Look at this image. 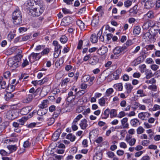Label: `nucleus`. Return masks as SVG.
<instances>
[{
  "label": "nucleus",
  "instance_id": "f257e3e1",
  "mask_svg": "<svg viewBox=\"0 0 160 160\" xmlns=\"http://www.w3.org/2000/svg\"><path fill=\"white\" fill-rule=\"evenodd\" d=\"M22 58V55L20 54L9 58L8 62V65L13 68H16L20 64V61Z\"/></svg>",
  "mask_w": 160,
  "mask_h": 160
},
{
  "label": "nucleus",
  "instance_id": "f03ea898",
  "mask_svg": "<svg viewBox=\"0 0 160 160\" xmlns=\"http://www.w3.org/2000/svg\"><path fill=\"white\" fill-rule=\"evenodd\" d=\"M44 11V8L42 4L37 5V6L33 9H30L28 12L29 14L33 17H37L39 16Z\"/></svg>",
  "mask_w": 160,
  "mask_h": 160
},
{
  "label": "nucleus",
  "instance_id": "7ed1b4c3",
  "mask_svg": "<svg viewBox=\"0 0 160 160\" xmlns=\"http://www.w3.org/2000/svg\"><path fill=\"white\" fill-rule=\"evenodd\" d=\"M12 18L13 22L16 25L19 24L22 22V15L20 10L18 8L16 9L13 12Z\"/></svg>",
  "mask_w": 160,
  "mask_h": 160
},
{
  "label": "nucleus",
  "instance_id": "20e7f679",
  "mask_svg": "<svg viewBox=\"0 0 160 160\" xmlns=\"http://www.w3.org/2000/svg\"><path fill=\"white\" fill-rule=\"evenodd\" d=\"M18 115V112L14 110H10L6 113V117L8 120H13L16 118Z\"/></svg>",
  "mask_w": 160,
  "mask_h": 160
},
{
  "label": "nucleus",
  "instance_id": "39448f33",
  "mask_svg": "<svg viewBox=\"0 0 160 160\" xmlns=\"http://www.w3.org/2000/svg\"><path fill=\"white\" fill-rule=\"evenodd\" d=\"M42 1L40 0H28L26 2V6L28 8H32L35 5H40Z\"/></svg>",
  "mask_w": 160,
  "mask_h": 160
},
{
  "label": "nucleus",
  "instance_id": "423d86ee",
  "mask_svg": "<svg viewBox=\"0 0 160 160\" xmlns=\"http://www.w3.org/2000/svg\"><path fill=\"white\" fill-rule=\"evenodd\" d=\"M142 1L145 3V7L147 9L152 8L155 3V0H142Z\"/></svg>",
  "mask_w": 160,
  "mask_h": 160
},
{
  "label": "nucleus",
  "instance_id": "0eeeda50",
  "mask_svg": "<svg viewBox=\"0 0 160 160\" xmlns=\"http://www.w3.org/2000/svg\"><path fill=\"white\" fill-rule=\"evenodd\" d=\"M132 136L130 135H127L125 138V141L130 146H133L135 145L136 139L135 138H132Z\"/></svg>",
  "mask_w": 160,
  "mask_h": 160
},
{
  "label": "nucleus",
  "instance_id": "6e6552de",
  "mask_svg": "<svg viewBox=\"0 0 160 160\" xmlns=\"http://www.w3.org/2000/svg\"><path fill=\"white\" fill-rule=\"evenodd\" d=\"M40 53H32L28 57L29 61L33 62L39 60L41 57V55H40Z\"/></svg>",
  "mask_w": 160,
  "mask_h": 160
},
{
  "label": "nucleus",
  "instance_id": "1a4fd4ad",
  "mask_svg": "<svg viewBox=\"0 0 160 160\" xmlns=\"http://www.w3.org/2000/svg\"><path fill=\"white\" fill-rule=\"evenodd\" d=\"M35 140L34 138H28L27 140L25 141L23 144V147L25 148H28L31 145H34L35 142L34 141Z\"/></svg>",
  "mask_w": 160,
  "mask_h": 160
},
{
  "label": "nucleus",
  "instance_id": "9d476101",
  "mask_svg": "<svg viewBox=\"0 0 160 160\" xmlns=\"http://www.w3.org/2000/svg\"><path fill=\"white\" fill-rule=\"evenodd\" d=\"M35 96L33 94L28 93L27 94L25 98L23 99V102L25 103H28L30 102Z\"/></svg>",
  "mask_w": 160,
  "mask_h": 160
},
{
  "label": "nucleus",
  "instance_id": "9b49d317",
  "mask_svg": "<svg viewBox=\"0 0 160 160\" xmlns=\"http://www.w3.org/2000/svg\"><path fill=\"white\" fill-rule=\"evenodd\" d=\"M126 49L125 47H116L113 51L114 54L119 55Z\"/></svg>",
  "mask_w": 160,
  "mask_h": 160
},
{
  "label": "nucleus",
  "instance_id": "f8f14e48",
  "mask_svg": "<svg viewBox=\"0 0 160 160\" xmlns=\"http://www.w3.org/2000/svg\"><path fill=\"white\" fill-rule=\"evenodd\" d=\"M108 48L105 46H102L98 50V53L100 55H104L108 51Z\"/></svg>",
  "mask_w": 160,
  "mask_h": 160
},
{
  "label": "nucleus",
  "instance_id": "ddd939ff",
  "mask_svg": "<svg viewBox=\"0 0 160 160\" xmlns=\"http://www.w3.org/2000/svg\"><path fill=\"white\" fill-rule=\"evenodd\" d=\"M32 108L31 106L25 107L22 108L20 111V113L22 115H26L31 110Z\"/></svg>",
  "mask_w": 160,
  "mask_h": 160
},
{
  "label": "nucleus",
  "instance_id": "4468645a",
  "mask_svg": "<svg viewBox=\"0 0 160 160\" xmlns=\"http://www.w3.org/2000/svg\"><path fill=\"white\" fill-rule=\"evenodd\" d=\"M88 121L86 119H83L80 121L79 125L82 129L84 130L88 126Z\"/></svg>",
  "mask_w": 160,
  "mask_h": 160
},
{
  "label": "nucleus",
  "instance_id": "2eb2a0df",
  "mask_svg": "<svg viewBox=\"0 0 160 160\" xmlns=\"http://www.w3.org/2000/svg\"><path fill=\"white\" fill-rule=\"evenodd\" d=\"M128 118H124L121 121L122 128H129V124L128 122Z\"/></svg>",
  "mask_w": 160,
  "mask_h": 160
},
{
  "label": "nucleus",
  "instance_id": "dca6fc26",
  "mask_svg": "<svg viewBox=\"0 0 160 160\" xmlns=\"http://www.w3.org/2000/svg\"><path fill=\"white\" fill-rule=\"evenodd\" d=\"M99 22V16L98 15H95L93 17V19L92 20L91 24L93 27L97 26Z\"/></svg>",
  "mask_w": 160,
  "mask_h": 160
},
{
  "label": "nucleus",
  "instance_id": "f3484780",
  "mask_svg": "<svg viewBox=\"0 0 160 160\" xmlns=\"http://www.w3.org/2000/svg\"><path fill=\"white\" fill-rule=\"evenodd\" d=\"M150 114L148 112H142L139 113L138 117L142 120H144L146 118H148Z\"/></svg>",
  "mask_w": 160,
  "mask_h": 160
},
{
  "label": "nucleus",
  "instance_id": "a211bd4d",
  "mask_svg": "<svg viewBox=\"0 0 160 160\" xmlns=\"http://www.w3.org/2000/svg\"><path fill=\"white\" fill-rule=\"evenodd\" d=\"M121 69H118L115 71L113 73V78L115 80L119 79V75L121 74Z\"/></svg>",
  "mask_w": 160,
  "mask_h": 160
},
{
  "label": "nucleus",
  "instance_id": "6ab92c4d",
  "mask_svg": "<svg viewBox=\"0 0 160 160\" xmlns=\"http://www.w3.org/2000/svg\"><path fill=\"white\" fill-rule=\"evenodd\" d=\"M151 23H153V22H146L144 23L142 26L143 28L144 29H147L150 27L152 28L155 26V23L152 25H151Z\"/></svg>",
  "mask_w": 160,
  "mask_h": 160
},
{
  "label": "nucleus",
  "instance_id": "aec40b11",
  "mask_svg": "<svg viewBox=\"0 0 160 160\" xmlns=\"http://www.w3.org/2000/svg\"><path fill=\"white\" fill-rule=\"evenodd\" d=\"M145 78L147 79H148L152 77L153 76V74L150 70L147 69L145 71Z\"/></svg>",
  "mask_w": 160,
  "mask_h": 160
},
{
  "label": "nucleus",
  "instance_id": "412c9836",
  "mask_svg": "<svg viewBox=\"0 0 160 160\" xmlns=\"http://www.w3.org/2000/svg\"><path fill=\"white\" fill-rule=\"evenodd\" d=\"M77 25L79 27L81 30H84L85 25L81 20H78L76 22Z\"/></svg>",
  "mask_w": 160,
  "mask_h": 160
},
{
  "label": "nucleus",
  "instance_id": "4be33fe9",
  "mask_svg": "<svg viewBox=\"0 0 160 160\" xmlns=\"http://www.w3.org/2000/svg\"><path fill=\"white\" fill-rule=\"evenodd\" d=\"M140 49V46H138L136 47L134 50H132V48H131L129 50L130 54L132 55H134L137 53Z\"/></svg>",
  "mask_w": 160,
  "mask_h": 160
},
{
  "label": "nucleus",
  "instance_id": "5701e85b",
  "mask_svg": "<svg viewBox=\"0 0 160 160\" xmlns=\"http://www.w3.org/2000/svg\"><path fill=\"white\" fill-rule=\"evenodd\" d=\"M113 87L117 90L119 91H122L123 89L122 84L121 83L115 84L113 85Z\"/></svg>",
  "mask_w": 160,
  "mask_h": 160
},
{
  "label": "nucleus",
  "instance_id": "b1692460",
  "mask_svg": "<svg viewBox=\"0 0 160 160\" xmlns=\"http://www.w3.org/2000/svg\"><path fill=\"white\" fill-rule=\"evenodd\" d=\"M141 58L140 57H138L134 60L132 62V66H135L140 64L141 62Z\"/></svg>",
  "mask_w": 160,
  "mask_h": 160
},
{
  "label": "nucleus",
  "instance_id": "393cba45",
  "mask_svg": "<svg viewBox=\"0 0 160 160\" xmlns=\"http://www.w3.org/2000/svg\"><path fill=\"white\" fill-rule=\"evenodd\" d=\"M7 148L10 151L9 152L11 153L15 151L17 148V147L15 145H9L7 146Z\"/></svg>",
  "mask_w": 160,
  "mask_h": 160
},
{
  "label": "nucleus",
  "instance_id": "a878e982",
  "mask_svg": "<svg viewBox=\"0 0 160 160\" xmlns=\"http://www.w3.org/2000/svg\"><path fill=\"white\" fill-rule=\"evenodd\" d=\"M102 156L101 152H96V155L93 157V160H101Z\"/></svg>",
  "mask_w": 160,
  "mask_h": 160
},
{
  "label": "nucleus",
  "instance_id": "bb28decb",
  "mask_svg": "<svg viewBox=\"0 0 160 160\" xmlns=\"http://www.w3.org/2000/svg\"><path fill=\"white\" fill-rule=\"evenodd\" d=\"M106 100V98L102 97L98 100V103L101 106H104Z\"/></svg>",
  "mask_w": 160,
  "mask_h": 160
},
{
  "label": "nucleus",
  "instance_id": "cd10ccee",
  "mask_svg": "<svg viewBox=\"0 0 160 160\" xmlns=\"http://www.w3.org/2000/svg\"><path fill=\"white\" fill-rule=\"evenodd\" d=\"M66 138L70 140L71 142H73L75 140L76 137L74 135L71 133H69L67 135Z\"/></svg>",
  "mask_w": 160,
  "mask_h": 160
},
{
  "label": "nucleus",
  "instance_id": "c85d7f7f",
  "mask_svg": "<svg viewBox=\"0 0 160 160\" xmlns=\"http://www.w3.org/2000/svg\"><path fill=\"white\" fill-rule=\"evenodd\" d=\"M139 121L137 119L134 118L131 120L130 123L133 127H136L139 123Z\"/></svg>",
  "mask_w": 160,
  "mask_h": 160
},
{
  "label": "nucleus",
  "instance_id": "c756f323",
  "mask_svg": "<svg viewBox=\"0 0 160 160\" xmlns=\"http://www.w3.org/2000/svg\"><path fill=\"white\" fill-rule=\"evenodd\" d=\"M60 133L57 131L55 132L52 135V139L54 141L57 140L60 135Z\"/></svg>",
  "mask_w": 160,
  "mask_h": 160
},
{
  "label": "nucleus",
  "instance_id": "7c9ffc66",
  "mask_svg": "<svg viewBox=\"0 0 160 160\" xmlns=\"http://www.w3.org/2000/svg\"><path fill=\"white\" fill-rule=\"evenodd\" d=\"M140 28L138 26H136L134 27L133 30V34L136 35H138L140 33Z\"/></svg>",
  "mask_w": 160,
  "mask_h": 160
},
{
  "label": "nucleus",
  "instance_id": "2f4dec72",
  "mask_svg": "<svg viewBox=\"0 0 160 160\" xmlns=\"http://www.w3.org/2000/svg\"><path fill=\"white\" fill-rule=\"evenodd\" d=\"M125 88L126 90L127 93H129L131 92L133 87L130 84H126L125 86Z\"/></svg>",
  "mask_w": 160,
  "mask_h": 160
},
{
  "label": "nucleus",
  "instance_id": "473e14b6",
  "mask_svg": "<svg viewBox=\"0 0 160 160\" xmlns=\"http://www.w3.org/2000/svg\"><path fill=\"white\" fill-rule=\"evenodd\" d=\"M109 114V109H106L103 112V115L102 117V118L103 119H106L108 117Z\"/></svg>",
  "mask_w": 160,
  "mask_h": 160
},
{
  "label": "nucleus",
  "instance_id": "72a5a7b5",
  "mask_svg": "<svg viewBox=\"0 0 160 160\" xmlns=\"http://www.w3.org/2000/svg\"><path fill=\"white\" fill-rule=\"evenodd\" d=\"M91 42L93 43H95L98 42V38L95 34H93L91 37Z\"/></svg>",
  "mask_w": 160,
  "mask_h": 160
},
{
  "label": "nucleus",
  "instance_id": "f704fd0d",
  "mask_svg": "<svg viewBox=\"0 0 160 160\" xmlns=\"http://www.w3.org/2000/svg\"><path fill=\"white\" fill-rule=\"evenodd\" d=\"M63 22L68 25L71 23L72 18L69 17H66L63 19Z\"/></svg>",
  "mask_w": 160,
  "mask_h": 160
},
{
  "label": "nucleus",
  "instance_id": "c9c22d12",
  "mask_svg": "<svg viewBox=\"0 0 160 160\" xmlns=\"http://www.w3.org/2000/svg\"><path fill=\"white\" fill-rule=\"evenodd\" d=\"M0 85L1 88L5 89L7 87L6 82L2 78H0Z\"/></svg>",
  "mask_w": 160,
  "mask_h": 160
},
{
  "label": "nucleus",
  "instance_id": "e433bc0d",
  "mask_svg": "<svg viewBox=\"0 0 160 160\" xmlns=\"http://www.w3.org/2000/svg\"><path fill=\"white\" fill-rule=\"evenodd\" d=\"M103 27V26L101 28L97 34L98 37H99V39L102 42L104 41V36L101 35L102 33V30Z\"/></svg>",
  "mask_w": 160,
  "mask_h": 160
},
{
  "label": "nucleus",
  "instance_id": "4c0bfd02",
  "mask_svg": "<svg viewBox=\"0 0 160 160\" xmlns=\"http://www.w3.org/2000/svg\"><path fill=\"white\" fill-rule=\"evenodd\" d=\"M154 13L152 11H149L147 14L144 15V16H147L149 18H152L154 17Z\"/></svg>",
  "mask_w": 160,
  "mask_h": 160
},
{
  "label": "nucleus",
  "instance_id": "58836bf2",
  "mask_svg": "<svg viewBox=\"0 0 160 160\" xmlns=\"http://www.w3.org/2000/svg\"><path fill=\"white\" fill-rule=\"evenodd\" d=\"M27 120V118L25 117H23L21 118L18 120V121L19 122V125H23L25 121Z\"/></svg>",
  "mask_w": 160,
  "mask_h": 160
},
{
  "label": "nucleus",
  "instance_id": "ea45409f",
  "mask_svg": "<svg viewBox=\"0 0 160 160\" xmlns=\"http://www.w3.org/2000/svg\"><path fill=\"white\" fill-rule=\"evenodd\" d=\"M47 100H44L42 102V103L39 106V107L42 109L46 108L47 106Z\"/></svg>",
  "mask_w": 160,
  "mask_h": 160
},
{
  "label": "nucleus",
  "instance_id": "a19ab883",
  "mask_svg": "<svg viewBox=\"0 0 160 160\" xmlns=\"http://www.w3.org/2000/svg\"><path fill=\"white\" fill-rule=\"evenodd\" d=\"M110 117L111 118L116 117L117 115V112L116 110L114 109H111V110L110 111Z\"/></svg>",
  "mask_w": 160,
  "mask_h": 160
},
{
  "label": "nucleus",
  "instance_id": "79ce46f5",
  "mask_svg": "<svg viewBox=\"0 0 160 160\" xmlns=\"http://www.w3.org/2000/svg\"><path fill=\"white\" fill-rule=\"evenodd\" d=\"M90 79V76L89 75H86L83 76L82 79V81L83 82H88Z\"/></svg>",
  "mask_w": 160,
  "mask_h": 160
},
{
  "label": "nucleus",
  "instance_id": "37998d69",
  "mask_svg": "<svg viewBox=\"0 0 160 160\" xmlns=\"http://www.w3.org/2000/svg\"><path fill=\"white\" fill-rule=\"evenodd\" d=\"M145 131V129L143 127L141 126L139 127L137 130L138 134H140L143 133Z\"/></svg>",
  "mask_w": 160,
  "mask_h": 160
},
{
  "label": "nucleus",
  "instance_id": "c03bdc74",
  "mask_svg": "<svg viewBox=\"0 0 160 160\" xmlns=\"http://www.w3.org/2000/svg\"><path fill=\"white\" fill-rule=\"evenodd\" d=\"M137 94H140V97H143L146 96V95L144 93V91L143 90L139 89L137 91Z\"/></svg>",
  "mask_w": 160,
  "mask_h": 160
},
{
  "label": "nucleus",
  "instance_id": "a18cd8bd",
  "mask_svg": "<svg viewBox=\"0 0 160 160\" xmlns=\"http://www.w3.org/2000/svg\"><path fill=\"white\" fill-rule=\"evenodd\" d=\"M140 103L137 102H134L132 104V108L134 110H136L139 107Z\"/></svg>",
  "mask_w": 160,
  "mask_h": 160
},
{
  "label": "nucleus",
  "instance_id": "49530a36",
  "mask_svg": "<svg viewBox=\"0 0 160 160\" xmlns=\"http://www.w3.org/2000/svg\"><path fill=\"white\" fill-rule=\"evenodd\" d=\"M132 1L133 0H127L124 2L125 6L126 7H128L130 6L132 4Z\"/></svg>",
  "mask_w": 160,
  "mask_h": 160
},
{
  "label": "nucleus",
  "instance_id": "de8ad7c7",
  "mask_svg": "<svg viewBox=\"0 0 160 160\" xmlns=\"http://www.w3.org/2000/svg\"><path fill=\"white\" fill-rule=\"evenodd\" d=\"M68 40L67 38L65 35L62 36L60 38V41L62 43H66Z\"/></svg>",
  "mask_w": 160,
  "mask_h": 160
},
{
  "label": "nucleus",
  "instance_id": "09e8293b",
  "mask_svg": "<svg viewBox=\"0 0 160 160\" xmlns=\"http://www.w3.org/2000/svg\"><path fill=\"white\" fill-rule=\"evenodd\" d=\"M11 153L10 152H7L4 150H1L0 151V153L2 156H8Z\"/></svg>",
  "mask_w": 160,
  "mask_h": 160
},
{
  "label": "nucleus",
  "instance_id": "8fccbe9b",
  "mask_svg": "<svg viewBox=\"0 0 160 160\" xmlns=\"http://www.w3.org/2000/svg\"><path fill=\"white\" fill-rule=\"evenodd\" d=\"M146 66L144 64H143L141 66H140L139 68H140V70L141 72L143 73L144 72H145V69L146 68Z\"/></svg>",
  "mask_w": 160,
  "mask_h": 160
},
{
  "label": "nucleus",
  "instance_id": "3c124183",
  "mask_svg": "<svg viewBox=\"0 0 160 160\" xmlns=\"http://www.w3.org/2000/svg\"><path fill=\"white\" fill-rule=\"evenodd\" d=\"M77 123L74 122L73 121L72 123V128L74 131H76L78 129V127L77 125Z\"/></svg>",
  "mask_w": 160,
  "mask_h": 160
},
{
  "label": "nucleus",
  "instance_id": "603ef678",
  "mask_svg": "<svg viewBox=\"0 0 160 160\" xmlns=\"http://www.w3.org/2000/svg\"><path fill=\"white\" fill-rule=\"evenodd\" d=\"M159 68V66L155 64H152L150 66L151 68L153 71H156L157 70H158Z\"/></svg>",
  "mask_w": 160,
  "mask_h": 160
},
{
  "label": "nucleus",
  "instance_id": "864d4df0",
  "mask_svg": "<svg viewBox=\"0 0 160 160\" xmlns=\"http://www.w3.org/2000/svg\"><path fill=\"white\" fill-rule=\"evenodd\" d=\"M137 5H135L132 8H131L129 10V12L130 13H136L137 12Z\"/></svg>",
  "mask_w": 160,
  "mask_h": 160
},
{
  "label": "nucleus",
  "instance_id": "5fc2aeb1",
  "mask_svg": "<svg viewBox=\"0 0 160 160\" xmlns=\"http://www.w3.org/2000/svg\"><path fill=\"white\" fill-rule=\"evenodd\" d=\"M55 121L53 118H49L48 121V125H51Z\"/></svg>",
  "mask_w": 160,
  "mask_h": 160
},
{
  "label": "nucleus",
  "instance_id": "6e6d98bb",
  "mask_svg": "<svg viewBox=\"0 0 160 160\" xmlns=\"http://www.w3.org/2000/svg\"><path fill=\"white\" fill-rule=\"evenodd\" d=\"M82 115L81 114H79L74 119L73 121L74 122L78 123V121H79L80 119L82 118Z\"/></svg>",
  "mask_w": 160,
  "mask_h": 160
},
{
  "label": "nucleus",
  "instance_id": "4d7b16f0",
  "mask_svg": "<svg viewBox=\"0 0 160 160\" xmlns=\"http://www.w3.org/2000/svg\"><path fill=\"white\" fill-rule=\"evenodd\" d=\"M92 60L93 61L90 62V63L93 65H96L98 61V59L97 57L94 58Z\"/></svg>",
  "mask_w": 160,
  "mask_h": 160
},
{
  "label": "nucleus",
  "instance_id": "13d9d810",
  "mask_svg": "<svg viewBox=\"0 0 160 160\" xmlns=\"http://www.w3.org/2000/svg\"><path fill=\"white\" fill-rule=\"evenodd\" d=\"M61 50H55L53 54L54 57L55 58H57L59 54L61 53Z\"/></svg>",
  "mask_w": 160,
  "mask_h": 160
},
{
  "label": "nucleus",
  "instance_id": "bf43d9fd",
  "mask_svg": "<svg viewBox=\"0 0 160 160\" xmlns=\"http://www.w3.org/2000/svg\"><path fill=\"white\" fill-rule=\"evenodd\" d=\"M120 147L121 148L123 149H126L127 147V144L124 142H121L120 144Z\"/></svg>",
  "mask_w": 160,
  "mask_h": 160
},
{
  "label": "nucleus",
  "instance_id": "052dcab7",
  "mask_svg": "<svg viewBox=\"0 0 160 160\" xmlns=\"http://www.w3.org/2000/svg\"><path fill=\"white\" fill-rule=\"evenodd\" d=\"M113 92V90L112 88H110L106 91V94L108 96H110Z\"/></svg>",
  "mask_w": 160,
  "mask_h": 160
},
{
  "label": "nucleus",
  "instance_id": "680f3d73",
  "mask_svg": "<svg viewBox=\"0 0 160 160\" xmlns=\"http://www.w3.org/2000/svg\"><path fill=\"white\" fill-rule=\"evenodd\" d=\"M148 88L150 90H152L154 91H156L157 86L155 85H151L149 86Z\"/></svg>",
  "mask_w": 160,
  "mask_h": 160
},
{
  "label": "nucleus",
  "instance_id": "e2e57ef3",
  "mask_svg": "<svg viewBox=\"0 0 160 160\" xmlns=\"http://www.w3.org/2000/svg\"><path fill=\"white\" fill-rule=\"evenodd\" d=\"M156 80L154 78H152L150 80L146 81V82L148 84H154L155 83Z\"/></svg>",
  "mask_w": 160,
  "mask_h": 160
},
{
  "label": "nucleus",
  "instance_id": "0e129e2a",
  "mask_svg": "<svg viewBox=\"0 0 160 160\" xmlns=\"http://www.w3.org/2000/svg\"><path fill=\"white\" fill-rule=\"evenodd\" d=\"M158 110H160V106L158 104L154 105L152 108V111H156Z\"/></svg>",
  "mask_w": 160,
  "mask_h": 160
},
{
  "label": "nucleus",
  "instance_id": "69168bd1",
  "mask_svg": "<svg viewBox=\"0 0 160 160\" xmlns=\"http://www.w3.org/2000/svg\"><path fill=\"white\" fill-rule=\"evenodd\" d=\"M86 92L85 90H82L79 91L78 92L76 93V95H78L79 96H81L84 94Z\"/></svg>",
  "mask_w": 160,
  "mask_h": 160
},
{
  "label": "nucleus",
  "instance_id": "338daca9",
  "mask_svg": "<svg viewBox=\"0 0 160 160\" xmlns=\"http://www.w3.org/2000/svg\"><path fill=\"white\" fill-rule=\"evenodd\" d=\"M107 154L108 157L110 158H112L115 156L114 153L111 151H109L107 152Z\"/></svg>",
  "mask_w": 160,
  "mask_h": 160
},
{
  "label": "nucleus",
  "instance_id": "774afa93",
  "mask_svg": "<svg viewBox=\"0 0 160 160\" xmlns=\"http://www.w3.org/2000/svg\"><path fill=\"white\" fill-rule=\"evenodd\" d=\"M30 38V36L29 35L23 36L22 37V41H25L28 40Z\"/></svg>",
  "mask_w": 160,
  "mask_h": 160
}]
</instances>
